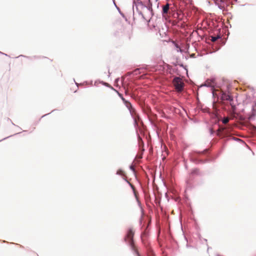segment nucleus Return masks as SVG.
I'll return each mask as SVG.
<instances>
[{
	"label": "nucleus",
	"mask_w": 256,
	"mask_h": 256,
	"mask_svg": "<svg viewBox=\"0 0 256 256\" xmlns=\"http://www.w3.org/2000/svg\"><path fill=\"white\" fill-rule=\"evenodd\" d=\"M144 6V5H142V1H138L137 0H133L132 10V19L134 22L146 20V18L142 14Z\"/></svg>",
	"instance_id": "f257e3e1"
},
{
	"label": "nucleus",
	"mask_w": 256,
	"mask_h": 256,
	"mask_svg": "<svg viewBox=\"0 0 256 256\" xmlns=\"http://www.w3.org/2000/svg\"><path fill=\"white\" fill-rule=\"evenodd\" d=\"M134 232L132 228H129L127 231L126 235L124 238V240L130 247L132 251L136 256H141L138 252L136 250L134 244Z\"/></svg>",
	"instance_id": "f03ea898"
},
{
	"label": "nucleus",
	"mask_w": 256,
	"mask_h": 256,
	"mask_svg": "<svg viewBox=\"0 0 256 256\" xmlns=\"http://www.w3.org/2000/svg\"><path fill=\"white\" fill-rule=\"evenodd\" d=\"M148 234L146 230H144L141 234V240L146 250L147 256H155L153 251L149 246V244L148 242Z\"/></svg>",
	"instance_id": "7ed1b4c3"
},
{
	"label": "nucleus",
	"mask_w": 256,
	"mask_h": 256,
	"mask_svg": "<svg viewBox=\"0 0 256 256\" xmlns=\"http://www.w3.org/2000/svg\"><path fill=\"white\" fill-rule=\"evenodd\" d=\"M217 136L221 138H229L232 137L229 129L226 126H220L216 132Z\"/></svg>",
	"instance_id": "20e7f679"
},
{
	"label": "nucleus",
	"mask_w": 256,
	"mask_h": 256,
	"mask_svg": "<svg viewBox=\"0 0 256 256\" xmlns=\"http://www.w3.org/2000/svg\"><path fill=\"white\" fill-rule=\"evenodd\" d=\"M220 96L222 100H228L230 102L232 110L234 112H235L236 108V104L233 102V97L226 92H220Z\"/></svg>",
	"instance_id": "39448f33"
},
{
	"label": "nucleus",
	"mask_w": 256,
	"mask_h": 256,
	"mask_svg": "<svg viewBox=\"0 0 256 256\" xmlns=\"http://www.w3.org/2000/svg\"><path fill=\"white\" fill-rule=\"evenodd\" d=\"M172 84L177 92H181L183 90L184 83L182 78L178 76H175L172 80Z\"/></svg>",
	"instance_id": "423d86ee"
},
{
	"label": "nucleus",
	"mask_w": 256,
	"mask_h": 256,
	"mask_svg": "<svg viewBox=\"0 0 256 256\" xmlns=\"http://www.w3.org/2000/svg\"><path fill=\"white\" fill-rule=\"evenodd\" d=\"M170 10H172V8H170V4L168 3H166V4L162 6V16L166 20H168L171 16Z\"/></svg>",
	"instance_id": "0eeeda50"
},
{
	"label": "nucleus",
	"mask_w": 256,
	"mask_h": 256,
	"mask_svg": "<svg viewBox=\"0 0 256 256\" xmlns=\"http://www.w3.org/2000/svg\"><path fill=\"white\" fill-rule=\"evenodd\" d=\"M200 170L197 168H194L192 170V172H190V178H189L188 180H187L186 182V189L191 188H192V183L190 182V181L193 180L192 176H200Z\"/></svg>",
	"instance_id": "6e6552de"
},
{
	"label": "nucleus",
	"mask_w": 256,
	"mask_h": 256,
	"mask_svg": "<svg viewBox=\"0 0 256 256\" xmlns=\"http://www.w3.org/2000/svg\"><path fill=\"white\" fill-rule=\"evenodd\" d=\"M142 5H144V10L146 8L147 10L150 14V15L152 16L153 12L152 8V4L150 0H148V2H147V0H142Z\"/></svg>",
	"instance_id": "1a4fd4ad"
},
{
	"label": "nucleus",
	"mask_w": 256,
	"mask_h": 256,
	"mask_svg": "<svg viewBox=\"0 0 256 256\" xmlns=\"http://www.w3.org/2000/svg\"><path fill=\"white\" fill-rule=\"evenodd\" d=\"M144 21H146L148 22V27L152 30L156 31L158 29L157 24L154 22L152 18H150L148 20L146 19V20H144Z\"/></svg>",
	"instance_id": "9d476101"
},
{
	"label": "nucleus",
	"mask_w": 256,
	"mask_h": 256,
	"mask_svg": "<svg viewBox=\"0 0 256 256\" xmlns=\"http://www.w3.org/2000/svg\"><path fill=\"white\" fill-rule=\"evenodd\" d=\"M125 106L128 110L130 114L132 116V114L134 111V108L132 107V104L128 100H126L124 102H123Z\"/></svg>",
	"instance_id": "9b49d317"
},
{
	"label": "nucleus",
	"mask_w": 256,
	"mask_h": 256,
	"mask_svg": "<svg viewBox=\"0 0 256 256\" xmlns=\"http://www.w3.org/2000/svg\"><path fill=\"white\" fill-rule=\"evenodd\" d=\"M204 86L208 87V88H214V86H213V84L210 82V80H207L204 84L203 85Z\"/></svg>",
	"instance_id": "f8f14e48"
},
{
	"label": "nucleus",
	"mask_w": 256,
	"mask_h": 256,
	"mask_svg": "<svg viewBox=\"0 0 256 256\" xmlns=\"http://www.w3.org/2000/svg\"><path fill=\"white\" fill-rule=\"evenodd\" d=\"M116 174L123 176H125V173L122 169L120 168L116 171Z\"/></svg>",
	"instance_id": "ddd939ff"
},
{
	"label": "nucleus",
	"mask_w": 256,
	"mask_h": 256,
	"mask_svg": "<svg viewBox=\"0 0 256 256\" xmlns=\"http://www.w3.org/2000/svg\"><path fill=\"white\" fill-rule=\"evenodd\" d=\"M221 38L220 35H218L217 36H211V40L213 42L216 41L218 39Z\"/></svg>",
	"instance_id": "4468645a"
},
{
	"label": "nucleus",
	"mask_w": 256,
	"mask_h": 256,
	"mask_svg": "<svg viewBox=\"0 0 256 256\" xmlns=\"http://www.w3.org/2000/svg\"><path fill=\"white\" fill-rule=\"evenodd\" d=\"M229 121V118L228 117H224L222 120V122L224 124H227Z\"/></svg>",
	"instance_id": "2eb2a0df"
},
{
	"label": "nucleus",
	"mask_w": 256,
	"mask_h": 256,
	"mask_svg": "<svg viewBox=\"0 0 256 256\" xmlns=\"http://www.w3.org/2000/svg\"><path fill=\"white\" fill-rule=\"evenodd\" d=\"M208 80H210V83H212V84H213V86H214H214H216V82H215V81H216V78H210V79H208Z\"/></svg>",
	"instance_id": "dca6fc26"
},
{
	"label": "nucleus",
	"mask_w": 256,
	"mask_h": 256,
	"mask_svg": "<svg viewBox=\"0 0 256 256\" xmlns=\"http://www.w3.org/2000/svg\"><path fill=\"white\" fill-rule=\"evenodd\" d=\"M116 92L118 93V96H120V98L122 99L123 102L126 100L124 98L122 94L120 93L118 91H116Z\"/></svg>",
	"instance_id": "f3484780"
},
{
	"label": "nucleus",
	"mask_w": 256,
	"mask_h": 256,
	"mask_svg": "<svg viewBox=\"0 0 256 256\" xmlns=\"http://www.w3.org/2000/svg\"><path fill=\"white\" fill-rule=\"evenodd\" d=\"M130 169L133 172V173L136 174V171L134 168V166L132 164H131L129 166Z\"/></svg>",
	"instance_id": "a211bd4d"
},
{
	"label": "nucleus",
	"mask_w": 256,
	"mask_h": 256,
	"mask_svg": "<svg viewBox=\"0 0 256 256\" xmlns=\"http://www.w3.org/2000/svg\"><path fill=\"white\" fill-rule=\"evenodd\" d=\"M128 184L130 186V187L131 188L132 190V191H133L134 194H136L134 186L130 182H128Z\"/></svg>",
	"instance_id": "6ab92c4d"
},
{
	"label": "nucleus",
	"mask_w": 256,
	"mask_h": 256,
	"mask_svg": "<svg viewBox=\"0 0 256 256\" xmlns=\"http://www.w3.org/2000/svg\"><path fill=\"white\" fill-rule=\"evenodd\" d=\"M209 131H210V136H212L214 134V133H215V132L212 128H210Z\"/></svg>",
	"instance_id": "aec40b11"
},
{
	"label": "nucleus",
	"mask_w": 256,
	"mask_h": 256,
	"mask_svg": "<svg viewBox=\"0 0 256 256\" xmlns=\"http://www.w3.org/2000/svg\"><path fill=\"white\" fill-rule=\"evenodd\" d=\"M114 4L115 5V6H116V8H117V10H118V11L119 12H120V8H119V7H118V6L116 5V3H115V2H114Z\"/></svg>",
	"instance_id": "412c9836"
},
{
	"label": "nucleus",
	"mask_w": 256,
	"mask_h": 256,
	"mask_svg": "<svg viewBox=\"0 0 256 256\" xmlns=\"http://www.w3.org/2000/svg\"><path fill=\"white\" fill-rule=\"evenodd\" d=\"M218 7L220 10H222L224 8V6H222L221 4H218Z\"/></svg>",
	"instance_id": "4be33fe9"
},
{
	"label": "nucleus",
	"mask_w": 256,
	"mask_h": 256,
	"mask_svg": "<svg viewBox=\"0 0 256 256\" xmlns=\"http://www.w3.org/2000/svg\"><path fill=\"white\" fill-rule=\"evenodd\" d=\"M232 139L234 140H240L239 138H235V137H232Z\"/></svg>",
	"instance_id": "5701e85b"
},
{
	"label": "nucleus",
	"mask_w": 256,
	"mask_h": 256,
	"mask_svg": "<svg viewBox=\"0 0 256 256\" xmlns=\"http://www.w3.org/2000/svg\"><path fill=\"white\" fill-rule=\"evenodd\" d=\"M123 179L124 180V181H126L128 184V182H130L128 181V180L126 178L123 177Z\"/></svg>",
	"instance_id": "b1692460"
},
{
	"label": "nucleus",
	"mask_w": 256,
	"mask_h": 256,
	"mask_svg": "<svg viewBox=\"0 0 256 256\" xmlns=\"http://www.w3.org/2000/svg\"><path fill=\"white\" fill-rule=\"evenodd\" d=\"M175 15H176V16H178V13H174L172 14L173 16L176 17Z\"/></svg>",
	"instance_id": "393cba45"
},
{
	"label": "nucleus",
	"mask_w": 256,
	"mask_h": 256,
	"mask_svg": "<svg viewBox=\"0 0 256 256\" xmlns=\"http://www.w3.org/2000/svg\"><path fill=\"white\" fill-rule=\"evenodd\" d=\"M10 136H9L6 137V138H4L2 139L1 140H0V142H1V141H2V140H6V138H9V137H10Z\"/></svg>",
	"instance_id": "a878e982"
},
{
	"label": "nucleus",
	"mask_w": 256,
	"mask_h": 256,
	"mask_svg": "<svg viewBox=\"0 0 256 256\" xmlns=\"http://www.w3.org/2000/svg\"><path fill=\"white\" fill-rule=\"evenodd\" d=\"M76 86L78 87V85L79 84L78 83H76ZM82 84H80V85H82Z\"/></svg>",
	"instance_id": "bb28decb"
},
{
	"label": "nucleus",
	"mask_w": 256,
	"mask_h": 256,
	"mask_svg": "<svg viewBox=\"0 0 256 256\" xmlns=\"http://www.w3.org/2000/svg\"><path fill=\"white\" fill-rule=\"evenodd\" d=\"M121 16H122L123 17L124 16V15L123 14H122L120 12H119Z\"/></svg>",
	"instance_id": "cd10ccee"
},
{
	"label": "nucleus",
	"mask_w": 256,
	"mask_h": 256,
	"mask_svg": "<svg viewBox=\"0 0 256 256\" xmlns=\"http://www.w3.org/2000/svg\"><path fill=\"white\" fill-rule=\"evenodd\" d=\"M176 48H180V50L181 52V49H180V48H179V46H178V45H176Z\"/></svg>",
	"instance_id": "c85d7f7f"
},
{
	"label": "nucleus",
	"mask_w": 256,
	"mask_h": 256,
	"mask_svg": "<svg viewBox=\"0 0 256 256\" xmlns=\"http://www.w3.org/2000/svg\"><path fill=\"white\" fill-rule=\"evenodd\" d=\"M220 2H222V3H224V0H220Z\"/></svg>",
	"instance_id": "c756f323"
},
{
	"label": "nucleus",
	"mask_w": 256,
	"mask_h": 256,
	"mask_svg": "<svg viewBox=\"0 0 256 256\" xmlns=\"http://www.w3.org/2000/svg\"><path fill=\"white\" fill-rule=\"evenodd\" d=\"M0 54H4V55H6V56H7V54H4V53H3V52H0Z\"/></svg>",
	"instance_id": "7c9ffc66"
},
{
	"label": "nucleus",
	"mask_w": 256,
	"mask_h": 256,
	"mask_svg": "<svg viewBox=\"0 0 256 256\" xmlns=\"http://www.w3.org/2000/svg\"><path fill=\"white\" fill-rule=\"evenodd\" d=\"M102 82L104 84H105V85H106V84H107L106 83L104 82Z\"/></svg>",
	"instance_id": "2f4dec72"
},
{
	"label": "nucleus",
	"mask_w": 256,
	"mask_h": 256,
	"mask_svg": "<svg viewBox=\"0 0 256 256\" xmlns=\"http://www.w3.org/2000/svg\"><path fill=\"white\" fill-rule=\"evenodd\" d=\"M136 160V157H135V158H134V160Z\"/></svg>",
	"instance_id": "473e14b6"
},
{
	"label": "nucleus",
	"mask_w": 256,
	"mask_h": 256,
	"mask_svg": "<svg viewBox=\"0 0 256 256\" xmlns=\"http://www.w3.org/2000/svg\"><path fill=\"white\" fill-rule=\"evenodd\" d=\"M184 166H185V167H186V168H187V165H186V164H184Z\"/></svg>",
	"instance_id": "72a5a7b5"
},
{
	"label": "nucleus",
	"mask_w": 256,
	"mask_h": 256,
	"mask_svg": "<svg viewBox=\"0 0 256 256\" xmlns=\"http://www.w3.org/2000/svg\"><path fill=\"white\" fill-rule=\"evenodd\" d=\"M162 160H165V158H164H164H162Z\"/></svg>",
	"instance_id": "f704fd0d"
},
{
	"label": "nucleus",
	"mask_w": 256,
	"mask_h": 256,
	"mask_svg": "<svg viewBox=\"0 0 256 256\" xmlns=\"http://www.w3.org/2000/svg\"><path fill=\"white\" fill-rule=\"evenodd\" d=\"M190 160H196V159H193V158H192V159H191Z\"/></svg>",
	"instance_id": "c9c22d12"
},
{
	"label": "nucleus",
	"mask_w": 256,
	"mask_h": 256,
	"mask_svg": "<svg viewBox=\"0 0 256 256\" xmlns=\"http://www.w3.org/2000/svg\"><path fill=\"white\" fill-rule=\"evenodd\" d=\"M209 249H210V248H209V247H208V250H207V251H208H208Z\"/></svg>",
	"instance_id": "e433bc0d"
},
{
	"label": "nucleus",
	"mask_w": 256,
	"mask_h": 256,
	"mask_svg": "<svg viewBox=\"0 0 256 256\" xmlns=\"http://www.w3.org/2000/svg\"><path fill=\"white\" fill-rule=\"evenodd\" d=\"M119 80V78H117L116 80V81H118Z\"/></svg>",
	"instance_id": "4c0bfd02"
},
{
	"label": "nucleus",
	"mask_w": 256,
	"mask_h": 256,
	"mask_svg": "<svg viewBox=\"0 0 256 256\" xmlns=\"http://www.w3.org/2000/svg\"><path fill=\"white\" fill-rule=\"evenodd\" d=\"M46 114H45V115H44L42 116V118L44 117L45 116H46Z\"/></svg>",
	"instance_id": "58836bf2"
},
{
	"label": "nucleus",
	"mask_w": 256,
	"mask_h": 256,
	"mask_svg": "<svg viewBox=\"0 0 256 256\" xmlns=\"http://www.w3.org/2000/svg\"><path fill=\"white\" fill-rule=\"evenodd\" d=\"M216 1H218V0H215Z\"/></svg>",
	"instance_id": "ea45409f"
}]
</instances>
